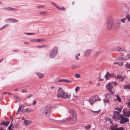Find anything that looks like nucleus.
<instances>
[{
	"label": "nucleus",
	"instance_id": "f257e3e1",
	"mask_svg": "<svg viewBox=\"0 0 130 130\" xmlns=\"http://www.w3.org/2000/svg\"><path fill=\"white\" fill-rule=\"evenodd\" d=\"M70 96V94L68 95L67 93L65 92L61 87H59L57 91V97L58 98H60L64 99H69Z\"/></svg>",
	"mask_w": 130,
	"mask_h": 130
},
{
	"label": "nucleus",
	"instance_id": "f03ea898",
	"mask_svg": "<svg viewBox=\"0 0 130 130\" xmlns=\"http://www.w3.org/2000/svg\"><path fill=\"white\" fill-rule=\"evenodd\" d=\"M113 20V18L112 16H110L107 18L106 24L107 28L108 29L110 30L112 28V25L114 22Z\"/></svg>",
	"mask_w": 130,
	"mask_h": 130
},
{
	"label": "nucleus",
	"instance_id": "7ed1b4c3",
	"mask_svg": "<svg viewBox=\"0 0 130 130\" xmlns=\"http://www.w3.org/2000/svg\"><path fill=\"white\" fill-rule=\"evenodd\" d=\"M113 84L115 86H116L117 84L116 82H112L111 83H109L107 84L106 86V87L107 89H108L109 91L112 93V94L113 93L112 92L111 90L113 89V87L112 86V85Z\"/></svg>",
	"mask_w": 130,
	"mask_h": 130
},
{
	"label": "nucleus",
	"instance_id": "20e7f679",
	"mask_svg": "<svg viewBox=\"0 0 130 130\" xmlns=\"http://www.w3.org/2000/svg\"><path fill=\"white\" fill-rule=\"evenodd\" d=\"M58 50L57 48H55L52 50L50 53L49 56L50 58L54 57L57 52Z\"/></svg>",
	"mask_w": 130,
	"mask_h": 130
},
{
	"label": "nucleus",
	"instance_id": "39448f33",
	"mask_svg": "<svg viewBox=\"0 0 130 130\" xmlns=\"http://www.w3.org/2000/svg\"><path fill=\"white\" fill-rule=\"evenodd\" d=\"M100 99L97 95L91 97L89 100V102L91 104H92L98 100H100Z\"/></svg>",
	"mask_w": 130,
	"mask_h": 130
},
{
	"label": "nucleus",
	"instance_id": "423d86ee",
	"mask_svg": "<svg viewBox=\"0 0 130 130\" xmlns=\"http://www.w3.org/2000/svg\"><path fill=\"white\" fill-rule=\"evenodd\" d=\"M119 120H120V123L121 124L125 123L126 122H128L129 121L128 118H125L122 115L119 119Z\"/></svg>",
	"mask_w": 130,
	"mask_h": 130
},
{
	"label": "nucleus",
	"instance_id": "0eeeda50",
	"mask_svg": "<svg viewBox=\"0 0 130 130\" xmlns=\"http://www.w3.org/2000/svg\"><path fill=\"white\" fill-rule=\"evenodd\" d=\"M52 107L50 105H47L46 107L44 109V114L45 115H49L51 112Z\"/></svg>",
	"mask_w": 130,
	"mask_h": 130
},
{
	"label": "nucleus",
	"instance_id": "6e6552de",
	"mask_svg": "<svg viewBox=\"0 0 130 130\" xmlns=\"http://www.w3.org/2000/svg\"><path fill=\"white\" fill-rule=\"evenodd\" d=\"M121 116L122 115L120 114L119 112L115 111L112 118L115 120H119V119Z\"/></svg>",
	"mask_w": 130,
	"mask_h": 130
},
{
	"label": "nucleus",
	"instance_id": "1a4fd4ad",
	"mask_svg": "<svg viewBox=\"0 0 130 130\" xmlns=\"http://www.w3.org/2000/svg\"><path fill=\"white\" fill-rule=\"evenodd\" d=\"M121 10L124 12H127L129 10L128 8L125 5L123 4H122L121 5Z\"/></svg>",
	"mask_w": 130,
	"mask_h": 130
},
{
	"label": "nucleus",
	"instance_id": "9d476101",
	"mask_svg": "<svg viewBox=\"0 0 130 130\" xmlns=\"http://www.w3.org/2000/svg\"><path fill=\"white\" fill-rule=\"evenodd\" d=\"M69 112L71 115L70 117L73 118H77L76 114L73 110H69L68 111Z\"/></svg>",
	"mask_w": 130,
	"mask_h": 130
},
{
	"label": "nucleus",
	"instance_id": "9b49d317",
	"mask_svg": "<svg viewBox=\"0 0 130 130\" xmlns=\"http://www.w3.org/2000/svg\"><path fill=\"white\" fill-rule=\"evenodd\" d=\"M69 112L71 115L70 117L73 118H77L76 114L73 110H69L68 111Z\"/></svg>",
	"mask_w": 130,
	"mask_h": 130
},
{
	"label": "nucleus",
	"instance_id": "f8f14e48",
	"mask_svg": "<svg viewBox=\"0 0 130 130\" xmlns=\"http://www.w3.org/2000/svg\"><path fill=\"white\" fill-rule=\"evenodd\" d=\"M77 120V118L70 117L69 120V122L71 124H73L75 123Z\"/></svg>",
	"mask_w": 130,
	"mask_h": 130
},
{
	"label": "nucleus",
	"instance_id": "ddd939ff",
	"mask_svg": "<svg viewBox=\"0 0 130 130\" xmlns=\"http://www.w3.org/2000/svg\"><path fill=\"white\" fill-rule=\"evenodd\" d=\"M126 110V109H124L123 110V114L126 117H129L130 116V112L129 111H127Z\"/></svg>",
	"mask_w": 130,
	"mask_h": 130
},
{
	"label": "nucleus",
	"instance_id": "4468645a",
	"mask_svg": "<svg viewBox=\"0 0 130 130\" xmlns=\"http://www.w3.org/2000/svg\"><path fill=\"white\" fill-rule=\"evenodd\" d=\"M32 123V121L30 120H25L24 121L23 124L26 126L29 125Z\"/></svg>",
	"mask_w": 130,
	"mask_h": 130
},
{
	"label": "nucleus",
	"instance_id": "2eb2a0df",
	"mask_svg": "<svg viewBox=\"0 0 130 130\" xmlns=\"http://www.w3.org/2000/svg\"><path fill=\"white\" fill-rule=\"evenodd\" d=\"M116 50L118 52H126L127 51V50L121 47H117Z\"/></svg>",
	"mask_w": 130,
	"mask_h": 130
},
{
	"label": "nucleus",
	"instance_id": "dca6fc26",
	"mask_svg": "<svg viewBox=\"0 0 130 130\" xmlns=\"http://www.w3.org/2000/svg\"><path fill=\"white\" fill-rule=\"evenodd\" d=\"M125 77L122 75H118L117 76V79H119L120 81L124 80Z\"/></svg>",
	"mask_w": 130,
	"mask_h": 130
},
{
	"label": "nucleus",
	"instance_id": "f3484780",
	"mask_svg": "<svg viewBox=\"0 0 130 130\" xmlns=\"http://www.w3.org/2000/svg\"><path fill=\"white\" fill-rule=\"evenodd\" d=\"M113 77V75L111 74L108 72H107L105 76L106 79L107 80L109 77Z\"/></svg>",
	"mask_w": 130,
	"mask_h": 130
},
{
	"label": "nucleus",
	"instance_id": "a211bd4d",
	"mask_svg": "<svg viewBox=\"0 0 130 130\" xmlns=\"http://www.w3.org/2000/svg\"><path fill=\"white\" fill-rule=\"evenodd\" d=\"M5 9L8 11H16L17 10V9L15 8H12L10 7L6 8Z\"/></svg>",
	"mask_w": 130,
	"mask_h": 130
},
{
	"label": "nucleus",
	"instance_id": "6ab92c4d",
	"mask_svg": "<svg viewBox=\"0 0 130 130\" xmlns=\"http://www.w3.org/2000/svg\"><path fill=\"white\" fill-rule=\"evenodd\" d=\"M112 96V95L111 94H107L105 95V98L106 99H107L110 100L111 99Z\"/></svg>",
	"mask_w": 130,
	"mask_h": 130
},
{
	"label": "nucleus",
	"instance_id": "aec40b11",
	"mask_svg": "<svg viewBox=\"0 0 130 130\" xmlns=\"http://www.w3.org/2000/svg\"><path fill=\"white\" fill-rule=\"evenodd\" d=\"M91 50H86L84 54L85 56H87L91 53Z\"/></svg>",
	"mask_w": 130,
	"mask_h": 130
},
{
	"label": "nucleus",
	"instance_id": "412c9836",
	"mask_svg": "<svg viewBox=\"0 0 130 130\" xmlns=\"http://www.w3.org/2000/svg\"><path fill=\"white\" fill-rule=\"evenodd\" d=\"M39 14L40 15H46L47 14V12L45 11H41L39 12Z\"/></svg>",
	"mask_w": 130,
	"mask_h": 130
},
{
	"label": "nucleus",
	"instance_id": "4be33fe9",
	"mask_svg": "<svg viewBox=\"0 0 130 130\" xmlns=\"http://www.w3.org/2000/svg\"><path fill=\"white\" fill-rule=\"evenodd\" d=\"M120 58L122 60H124L126 59H128V55H125L120 57Z\"/></svg>",
	"mask_w": 130,
	"mask_h": 130
},
{
	"label": "nucleus",
	"instance_id": "5701e85b",
	"mask_svg": "<svg viewBox=\"0 0 130 130\" xmlns=\"http://www.w3.org/2000/svg\"><path fill=\"white\" fill-rule=\"evenodd\" d=\"M9 121H7V122H6L4 121H3L1 123V124H2L5 125L7 127L9 124Z\"/></svg>",
	"mask_w": 130,
	"mask_h": 130
},
{
	"label": "nucleus",
	"instance_id": "b1692460",
	"mask_svg": "<svg viewBox=\"0 0 130 130\" xmlns=\"http://www.w3.org/2000/svg\"><path fill=\"white\" fill-rule=\"evenodd\" d=\"M124 128L123 127H119L117 128L112 127L111 128V130H124Z\"/></svg>",
	"mask_w": 130,
	"mask_h": 130
},
{
	"label": "nucleus",
	"instance_id": "393cba45",
	"mask_svg": "<svg viewBox=\"0 0 130 130\" xmlns=\"http://www.w3.org/2000/svg\"><path fill=\"white\" fill-rule=\"evenodd\" d=\"M36 74L39 77V78H42L44 76V75L43 73H36Z\"/></svg>",
	"mask_w": 130,
	"mask_h": 130
},
{
	"label": "nucleus",
	"instance_id": "a878e982",
	"mask_svg": "<svg viewBox=\"0 0 130 130\" xmlns=\"http://www.w3.org/2000/svg\"><path fill=\"white\" fill-rule=\"evenodd\" d=\"M24 108V105H20L18 109V111L17 112V114L19 112V111L20 110V109L22 108L23 109Z\"/></svg>",
	"mask_w": 130,
	"mask_h": 130
},
{
	"label": "nucleus",
	"instance_id": "bb28decb",
	"mask_svg": "<svg viewBox=\"0 0 130 130\" xmlns=\"http://www.w3.org/2000/svg\"><path fill=\"white\" fill-rule=\"evenodd\" d=\"M32 111L31 109L29 108H27L24 110V112H30Z\"/></svg>",
	"mask_w": 130,
	"mask_h": 130
},
{
	"label": "nucleus",
	"instance_id": "cd10ccee",
	"mask_svg": "<svg viewBox=\"0 0 130 130\" xmlns=\"http://www.w3.org/2000/svg\"><path fill=\"white\" fill-rule=\"evenodd\" d=\"M14 98L17 102H19L21 101V99L19 98L18 96L14 95Z\"/></svg>",
	"mask_w": 130,
	"mask_h": 130
},
{
	"label": "nucleus",
	"instance_id": "c85d7f7f",
	"mask_svg": "<svg viewBox=\"0 0 130 130\" xmlns=\"http://www.w3.org/2000/svg\"><path fill=\"white\" fill-rule=\"evenodd\" d=\"M60 81L61 82H66L67 83H71L72 82L71 81L69 80H68L65 79L61 80Z\"/></svg>",
	"mask_w": 130,
	"mask_h": 130
},
{
	"label": "nucleus",
	"instance_id": "c756f323",
	"mask_svg": "<svg viewBox=\"0 0 130 130\" xmlns=\"http://www.w3.org/2000/svg\"><path fill=\"white\" fill-rule=\"evenodd\" d=\"M45 40L43 39H36V42H39L41 41L42 42L45 41Z\"/></svg>",
	"mask_w": 130,
	"mask_h": 130
},
{
	"label": "nucleus",
	"instance_id": "7c9ffc66",
	"mask_svg": "<svg viewBox=\"0 0 130 130\" xmlns=\"http://www.w3.org/2000/svg\"><path fill=\"white\" fill-rule=\"evenodd\" d=\"M106 121H108L111 124H112V121L111 119L108 117H107L106 118Z\"/></svg>",
	"mask_w": 130,
	"mask_h": 130
},
{
	"label": "nucleus",
	"instance_id": "2f4dec72",
	"mask_svg": "<svg viewBox=\"0 0 130 130\" xmlns=\"http://www.w3.org/2000/svg\"><path fill=\"white\" fill-rule=\"evenodd\" d=\"M68 120V119L67 118H65L63 119L62 120H60V122H66Z\"/></svg>",
	"mask_w": 130,
	"mask_h": 130
},
{
	"label": "nucleus",
	"instance_id": "473e14b6",
	"mask_svg": "<svg viewBox=\"0 0 130 130\" xmlns=\"http://www.w3.org/2000/svg\"><path fill=\"white\" fill-rule=\"evenodd\" d=\"M11 22L12 23H15L17 22H18L17 20L14 18H12L11 19Z\"/></svg>",
	"mask_w": 130,
	"mask_h": 130
},
{
	"label": "nucleus",
	"instance_id": "72a5a7b5",
	"mask_svg": "<svg viewBox=\"0 0 130 130\" xmlns=\"http://www.w3.org/2000/svg\"><path fill=\"white\" fill-rule=\"evenodd\" d=\"M36 7L38 9L43 8L45 7V6L43 5H39L37 6Z\"/></svg>",
	"mask_w": 130,
	"mask_h": 130
},
{
	"label": "nucleus",
	"instance_id": "f704fd0d",
	"mask_svg": "<svg viewBox=\"0 0 130 130\" xmlns=\"http://www.w3.org/2000/svg\"><path fill=\"white\" fill-rule=\"evenodd\" d=\"M126 17L128 21H130V15L129 14H126Z\"/></svg>",
	"mask_w": 130,
	"mask_h": 130
},
{
	"label": "nucleus",
	"instance_id": "c9c22d12",
	"mask_svg": "<svg viewBox=\"0 0 130 130\" xmlns=\"http://www.w3.org/2000/svg\"><path fill=\"white\" fill-rule=\"evenodd\" d=\"M37 47L38 48H44L46 47H47V46L46 45H43L40 46H37Z\"/></svg>",
	"mask_w": 130,
	"mask_h": 130
},
{
	"label": "nucleus",
	"instance_id": "e433bc0d",
	"mask_svg": "<svg viewBox=\"0 0 130 130\" xmlns=\"http://www.w3.org/2000/svg\"><path fill=\"white\" fill-rule=\"evenodd\" d=\"M110 101V100L107 99L103 100V102L104 103L106 102L107 103H109Z\"/></svg>",
	"mask_w": 130,
	"mask_h": 130
},
{
	"label": "nucleus",
	"instance_id": "4c0bfd02",
	"mask_svg": "<svg viewBox=\"0 0 130 130\" xmlns=\"http://www.w3.org/2000/svg\"><path fill=\"white\" fill-rule=\"evenodd\" d=\"M74 76L76 78H78L80 77V75L78 74H75Z\"/></svg>",
	"mask_w": 130,
	"mask_h": 130
},
{
	"label": "nucleus",
	"instance_id": "58836bf2",
	"mask_svg": "<svg viewBox=\"0 0 130 130\" xmlns=\"http://www.w3.org/2000/svg\"><path fill=\"white\" fill-rule=\"evenodd\" d=\"M79 87H76L75 89V90L76 93H77V91H79Z\"/></svg>",
	"mask_w": 130,
	"mask_h": 130
},
{
	"label": "nucleus",
	"instance_id": "ea45409f",
	"mask_svg": "<svg viewBox=\"0 0 130 130\" xmlns=\"http://www.w3.org/2000/svg\"><path fill=\"white\" fill-rule=\"evenodd\" d=\"M116 97L117 98V100L119 102H121V100L120 98L118 96V95H117Z\"/></svg>",
	"mask_w": 130,
	"mask_h": 130
},
{
	"label": "nucleus",
	"instance_id": "a19ab883",
	"mask_svg": "<svg viewBox=\"0 0 130 130\" xmlns=\"http://www.w3.org/2000/svg\"><path fill=\"white\" fill-rule=\"evenodd\" d=\"M80 55V54L79 53H77L75 55V58L77 60L78 59V57Z\"/></svg>",
	"mask_w": 130,
	"mask_h": 130
},
{
	"label": "nucleus",
	"instance_id": "79ce46f5",
	"mask_svg": "<svg viewBox=\"0 0 130 130\" xmlns=\"http://www.w3.org/2000/svg\"><path fill=\"white\" fill-rule=\"evenodd\" d=\"M125 67H127L130 69V64L127 63L125 65Z\"/></svg>",
	"mask_w": 130,
	"mask_h": 130
},
{
	"label": "nucleus",
	"instance_id": "37998d69",
	"mask_svg": "<svg viewBox=\"0 0 130 130\" xmlns=\"http://www.w3.org/2000/svg\"><path fill=\"white\" fill-rule=\"evenodd\" d=\"M118 127V124H116L114 126H111V127L110 129L111 130V128H112L113 127L115 128H117V127Z\"/></svg>",
	"mask_w": 130,
	"mask_h": 130
},
{
	"label": "nucleus",
	"instance_id": "c03bdc74",
	"mask_svg": "<svg viewBox=\"0 0 130 130\" xmlns=\"http://www.w3.org/2000/svg\"><path fill=\"white\" fill-rule=\"evenodd\" d=\"M124 89H126L127 88H128L130 89V85H128L127 86H124Z\"/></svg>",
	"mask_w": 130,
	"mask_h": 130
},
{
	"label": "nucleus",
	"instance_id": "a18cd8bd",
	"mask_svg": "<svg viewBox=\"0 0 130 130\" xmlns=\"http://www.w3.org/2000/svg\"><path fill=\"white\" fill-rule=\"evenodd\" d=\"M100 111L99 109H98L96 110L95 111H93L92 110H91V111L92 112H95V113H97L99 112Z\"/></svg>",
	"mask_w": 130,
	"mask_h": 130
},
{
	"label": "nucleus",
	"instance_id": "49530a36",
	"mask_svg": "<svg viewBox=\"0 0 130 130\" xmlns=\"http://www.w3.org/2000/svg\"><path fill=\"white\" fill-rule=\"evenodd\" d=\"M25 34L28 35H34L35 34L34 33H25Z\"/></svg>",
	"mask_w": 130,
	"mask_h": 130
},
{
	"label": "nucleus",
	"instance_id": "de8ad7c7",
	"mask_svg": "<svg viewBox=\"0 0 130 130\" xmlns=\"http://www.w3.org/2000/svg\"><path fill=\"white\" fill-rule=\"evenodd\" d=\"M27 90L26 89H23L21 91V92L22 93H24L27 92Z\"/></svg>",
	"mask_w": 130,
	"mask_h": 130
},
{
	"label": "nucleus",
	"instance_id": "09e8293b",
	"mask_svg": "<svg viewBox=\"0 0 130 130\" xmlns=\"http://www.w3.org/2000/svg\"><path fill=\"white\" fill-rule=\"evenodd\" d=\"M13 127L12 126V124H11L10 125H9V127H8V129H9V130H10L11 129V127Z\"/></svg>",
	"mask_w": 130,
	"mask_h": 130
},
{
	"label": "nucleus",
	"instance_id": "8fccbe9b",
	"mask_svg": "<svg viewBox=\"0 0 130 130\" xmlns=\"http://www.w3.org/2000/svg\"><path fill=\"white\" fill-rule=\"evenodd\" d=\"M90 127L91 125H89L87 126H85L84 127L86 128V129H88L89 128H90Z\"/></svg>",
	"mask_w": 130,
	"mask_h": 130
},
{
	"label": "nucleus",
	"instance_id": "3c124183",
	"mask_svg": "<svg viewBox=\"0 0 130 130\" xmlns=\"http://www.w3.org/2000/svg\"><path fill=\"white\" fill-rule=\"evenodd\" d=\"M19 126V124H16L14 125V126H13V128H16Z\"/></svg>",
	"mask_w": 130,
	"mask_h": 130
},
{
	"label": "nucleus",
	"instance_id": "603ef678",
	"mask_svg": "<svg viewBox=\"0 0 130 130\" xmlns=\"http://www.w3.org/2000/svg\"><path fill=\"white\" fill-rule=\"evenodd\" d=\"M118 65L120 66H122L123 65V62H118Z\"/></svg>",
	"mask_w": 130,
	"mask_h": 130
},
{
	"label": "nucleus",
	"instance_id": "864d4df0",
	"mask_svg": "<svg viewBox=\"0 0 130 130\" xmlns=\"http://www.w3.org/2000/svg\"><path fill=\"white\" fill-rule=\"evenodd\" d=\"M9 26V25L8 24H6L4 26H3V28H5L8 26Z\"/></svg>",
	"mask_w": 130,
	"mask_h": 130
},
{
	"label": "nucleus",
	"instance_id": "5fc2aeb1",
	"mask_svg": "<svg viewBox=\"0 0 130 130\" xmlns=\"http://www.w3.org/2000/svg\"><path fill=\"white\" fill-rule=\"evenodd\" d=\"M51 3L54 6L56 7H57V5H56L54 2H51Z\"/></svg>",
	"mask_w": 130,
	"mask_h": 130
},
{
	"label": "nucleus",
	"instance_id": "6e6d98bb",
	"mask_svg": "<svg viewBox=\"0 0 130 130\" xmlns=\"http://www.w3.org/2000/svg\"><path fill=\"white\" fill-rule=\"evenodd\" d=\"M11 19H7L5 20V21L6 22H8L9 21H11Z\"/></svg>",
	"mask_w": 130,
	"mask_h": 130
},
{
	"label": "nucleus",
	"instance_id": "4d7b16f0",
	"mask_svg": "<svg viewBox=\"0 0 130 130\" xmlns=\"http://www.w3.org/2000/svg\"><path fill=\"white\" fill-rule=\"evenodd\" d=\"M32 94H29L27 96V97L28 98H30L32 96Z\"/></svg>",
	"mask_w": 130,
	"mask_h": 130
},
{
	"label": "nucleus",
	"instance_id": "13d9d810",
	"mask_svg": "<svg viewBox=\"0 0 130 130\" xmlns=\"http://www.w3.org/2000/svg\"><path fill=\"white\" fill-rule=\"evenodd\" d=\"M30 41L32 42H36V39H31Z\"/></svg>",
	"mask_w": 130,
	"mask_h": 130
},
{
	"label": "nucleus",
	"instance_id": "bf43d9fd",
	"mask_svg": "<svg viewBox=\"0 0 130 130\" xmlns=\"http://www.w3.org/2000/svg\"><path fill=\"white\" fill-rule=\"evenodd\" d=\"M124 19L123 18L121 20V22L123 23H124L125 22Z\"/></svg>",
	"mask_w": 130,
	"mask_h": 130
},
{
	"label": "nucleus",
	"instance_id": "052dcab7",
	"mask_svg": "<svg viewBox=\"0 0 130 130\" xmlns=\"http://www.w3.org/2000/svg\"><path fill=\"white\" fill-rule=\"evenodd\" d=\"M36 101H35L33 102L32 104L33 105H35L36 104Z\"/></svg>",
	"mask_w": 130,
	"mask_h": 130
},
{
	"label": "nucleus",
	"instance_id": "680f3d73",
	"mask_svg": "<svg viewBox=\"0 0 130 130\" xmlns=\"http://www.w3.org/2000/svg\"><path fill=\"white\" fill-rule=\"evenodd\" d=\"M56 7L58 9H59L60 10H62V9H61V8H60L58 7L57 6V7Z\"/></svg>",
	"mask_w": 130,
	"mask_h": 130
},
{
	"label": "nucleus",
	"instance_id": "e2e57ef3",
	"mask_svg": "<svg viewBox=\"0 0 130 130\" xmlns=\"http://www.w3.org/2000/svg\"><path fill=\"white\" fill-rule=\"evenodd\" d=\"M7 93V92H4L2 93L1 94L2 95H3V94H6V93Z\"/></svg>",
	"mask_w": 130,
	"mask_h": 130
},
{
	"label": "nucleus",
	"instance_id": "0e129e2a",
	"mask_svg": "<svg viewBox=\"0 0 130 130\" xmlns=\"http://www.w3.org/2000/svg\"><path fill=\"white\" fill-rule=\"evenodd\" d=\"M113 64H118V62H114L113 63Z\"/></svg>",
	"mask_w": 130,
	"mask_h": 130
},
{
	"label": "nucleus",
	"instance_id": "69168bd1",
	"mask_svg": "<svg viewBox=\"0 0 130 130\" xmlns=\"http://www.w3.org/2000/svg\"><path fill=\"white\" fill-rule=\"evenodd\" d=\"M24 44H29V43L28 42H24Z\"/></svg>",
	"mask_w": 130,
	"mask_h": 130
},
{
	"label": "nucleus",
	"instance_id": "338daca9",
	"mask_svg": "<svg viewBox=\"0 0 130 130\" xmlns=\"http://www.w3.org/2000/svg\"><path fill=\"white\" fill-rule=\"evenodd\" d=\"M128 58H130V54L129 55H128Z\"/></svg>",
	"mask_w": 130,
	"mask_h": 130
},
{
	"label": "nucleus",
	"instance_id": "774afa93",
	"mask_svg": "<svg viewBox=\"0 0 130 130\" xmlns=\"http://www.w3.org/2000/svg\"><path fill=\"white\" fill-rule=\"evenodd\" d=\"M128 106H129V108H130V102L128 103Z\"/></svg>",
	"mask_w": 130,
	"mask_h": 130
}]
</instances>
